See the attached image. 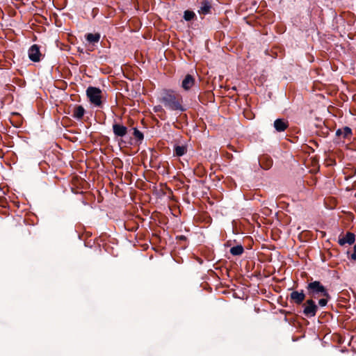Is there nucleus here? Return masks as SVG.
Returning a JSON list of instances; mask_svg holds the SVG:
<instances>
[{"label": "nucleus", "mask_w": 356, "mask_h": 356, "mask_svg": "<svg viewBox=\"0 0 356 356\" xmlns=\"http://www.w3.org/2000/svg\"><path fill=\"white\" fill-rule=\"evenodd\" d=\"M307 291L311 298H317L321 296L330 298L327 290L319 281L309 282L307 286Z\"/></svg>", "instance_id": "nucleus-2"}, {"label": "nucleus", "mask_w": 356, "mask_h": 356, "mask_svg": "<svg viewBox=\"0 0 356 356\" xmlns=\"http://www.w3.org/2000/svg\"><path fill=\"white\" fill-rule=\"evenodd\" d=\"M101 35L99 33H88L86 35V39L89 43H97L100 40Z\"/></svg>", "instance_id": "nucleus-14"}, {"label": "nucleus", "mask_w": 356, "mask_h": 356, "mask_svg": "<svg viewBox=\"0 0 356 356\" xmlns=\"http://www.w3.org/2000/svg\"><path fill=\"white\" fill-rule=\"evenodd\" d=\"M84 113V108L82 106L79 105L74 107L72 116L76 119L80 120L83 118Z\"/></svg>", "instance_id": "nucleus-13"}, {"label": "nucleus", "mask_w": 356, "mask_h": 356, "mask_svg": "<svg viewBox=\"0 0 356 356\" xmlns=\"http://www.w3.org/2000/svg\"><path fill=\"white\" fill-rule=\"evenodd\" d=\"M195 79L190 74H187L182 81L181 86L185 90H188L193 87Z\"/></svg>", "instance_id": "nucleus-10"}, {"label": "nucleus", "mask_w": 356, "mask_h": 356, "mask_svg": "<svg viewBox=\"0 0 356 356\" xmlns=\"http://www.w3.org/2000/svg\"><path fill=\"white\" fill-rule=\"evenodd\" d=\"M244 252L243 247L241 245H238L232 247L230 249V253L234 256L241 255Z\"/></svg>", "instance_id": "nucleus-15"}, {"label": "nucleus", "mask_w": 356, "mask_h": 356, "mask_svg": "<svg viewBox=\"0 0 356 356\" xmlns=\"http://www.w3.org/2000/svg\"><path fill=\"white\" fill-rule=\"evenodd\" d=\"M113 131L115 136L123 137L127 133V128L122 124L115 123L113 124Z\"/></svg>", "instance_id": "nucleus-9"}, {"label": "nucleus", "mask_w": 356, "mask_h": 356, "mask_svg": "<svg viewBox=\"0 0 356 356\" xmlns=\"http://www.w3.org/2000/svg\"><path fill=\"white\" fill-rule=\"evenodd\" d=\"M336 135L338 136H342L343 138H350L352 136V130L348 127H344L342 129H337Z\"/></svg>", "instance_id": "nucleus-12"}, {"label": "nucleus", "mask_w": 356, "mask_h": 356, "mask_svg": "<svg viewBox=\"0 0 356 356\" xmlns=\"http://www.w3.org/2000/svg\"><path fill=\"white\" fill-rule=\"evenodd\" d=\"M134 136L138 140H142L144 138L143 134L141 131H140L137 128L134 129Z\"/></svg>", "instance_id": "nucleus-19"}, {"label": "nucleus", "mask_w": 356, "mask_h": 356, "mask_svg": "<svg viewBox=\"0 0 356 356\" xmlns=\"http://www.w3.org/2000/svg\"><path fill=\"white\" fill-rule=\"evenodd\" d=\"M102 90L99 88L89 86L86 90V95L90 103L95 106H101L102 102Z\"/></svg>", "instance_id": "nucleus-3"}, {"label": "nucleus", "mask_w": 356, "mask_h": 356, "mask_svg": "<svg viewBox=\"0 0 356 356\" xmlns=\"http://www.w3.org/2000/svg\"><path fill=\"white\" fill-rule=\"evenodd\" d=\"M28 54L29 59L33 62L40 61L42 55L40 47L37 44H33L29 48Z\"/></svg>", "instance_id": "nucleus-5"}, {"label": "nucleus", "mask_w": 356, "mask_h": 356, "mask_svg": "<svg viewBox=\"0 0 356 356\" xmlns=\"http://www.w3.org/2000/svg\"><path fill=\"white\" fill-rule=\"evenodd\" d=\"M329 299H330V298H326V297H323V298H321L318 300V305L321 306V307H325L327 305V302H328V300Z\"/></svg>", "instance_id": "nucleus-20"}, {"label": "nucleus", "mask_w": 356, "mask_h": 356, "mask_svg": "<svg viewBox=\"0 0 356 356\" xmlns=\"http://www.w3.org/2000/svg\"><path fill=\"white\" fill-rule=\"evenodd\" d=\"M318 311V306L312 298L308 299L303 304V314L307 317H314Z\"/></svg>", "instance_id": "nucleus-4"}, {"label": "nucleus", "mask_w": 356, "mask_h": 356, "mask_svg": "<svg viewBox=\"0 0 356 356\" xmlns=\"http://www.w3.org/2000/svg\"><path fill=\"white\" fill-rule=\"evenodd\" d=\"M273 161L270 159H267L266 156H264L260 160V164L261 167L268 169L272 165Z\"/></svg>", "instance_id": "nucleus-17"}, {"label": "nucleus", "mask_w": 356, "mask_h": 356, "mask_svg": "<svg viewBox=\"0 0 356 356\" xmlns=\"http://www.w3.org/2000/svg\"><path fill=\"white\" fill-rule=\"evenodd\" d=\"M354 252H356V244L353 247Z\"/></svg>", "instance_id": "nucleus-23"}, {"label": "nucleus", "mask_w": 356, "mask_h": 356, "mask_svg": "<svg viewBox=\"0 0 356 356\" xmlns=\"http://www.w3.org/2000/svg\"><path fill=\"white\" fill-rule=\"evenodd\" d=\"M195 17V13L191 10H186L184 12V18L186 21H190Z\"/></svg>", "instance_id": "nucleus-18"}, {"label": "nucleus", "mask_w": 356, "mask_h": 356, "mask_svg": "<svg viewBox=\"0 0 356 356\" xmlns=\"http://www.w3.org/2000/svg\"><path fill=\"white\" fill-rule=\"evenodd\" d=\"M175 155L181 156L186 152V147L184 145H177L174 149Z\"/></svg>", "instance_id": "nucleus-16"}, {"label": "nucleus", "mask_w": 356, "mask_h": 356, "mask_svg": "<svg viewBox=\"0 0 356 356\" xmlns=\"http://www.w3.org/2000/svg\"><path fill=\"white\" fill-rule=\"evenodd\" d=\"M154 111L156 112V113H165L163 108H162L161 106L160 105H158V106H155L153 108Z\"/></svg>", "instance_id": "nucleus-21"}, {"label": "nucleus", "mask_w": 356, "mask_h": 356, "mask_svg": "<svg viewBox=\"0 0 356 356\" xmlns=\"http://www.w3.org/2000/svg\"><path fill=\"white\" fill-rule=\"evenodd\" d=\"M211 9V4L209 1L204 0L201 3V6L198 10L200 15H207L210 13Z\"/></svg>", "instance_id": "nucleus-11"}, {"label": "nucleus", "mask_w": 356, "mask_h": 356, "mask_svg": "<svg viewBox=\"0 0 356 356\" xmlns=\"http://www.w3.org/2000/svg\"><path fill=\"white\" fill-rule=\"evenodd\" d=\"M350 259H353V260H356V252H353L351 256H350Z\"/></svg>", "instance_id": "nucleus-22"}, {"label": "nucleus", "mask_w": 356, "mask_h": 356, "mask_svg": "<svg viewBox=\"0 0 356 356\" xmlns=\"http://www.w3.org/2000/svg\"><path fill=\"white\" fill-rule=\"evenodd\" d=\"M355 241V236L352 232H347L346 234L339 238V244L340 245H344L348 243L349 245L353 244Z\"/></svg>", "instance_id": "nucleus-7"}, {"label": "nucleus", "mask_w": 356, "mask_h": 356, "mask_svg": "<svg viewBox=\"0 0 356 356\" xmlns=\"http://www.w3.org/2000/svg\"><path fill=\"white\" fill-rule=\"evenodd\" d=\"M289 127V122L284 119H277L274 122V127L278 132L284 131Z\"/></svg>", "instance_id": "nucleus-8"}, {"label": "nucleus", "mask_w": 356, "mask_h": 356, "mask_svg": "<svg viewBox=\"0 0 356 356\" xmlns=\"http://www.w3.org/2000/svg\"><path fill=\"white\" fill-rule=\"evenodd\" d=\"M305 298V294L304 293L302 290H301L300 291H294L291 292L290 294L291 300L297 305L302 304Z\"/></svg>", "instance_id": "nucleus-6"}, {"label": "nucleus", "mask_w": 356, "mask_h": 356, "mask_svg": "<svg viewBox=\"0 0 356 356\" xmlns=\"http://www.w3.org/2000/svg\"><path fill=\"white\" fill-rule=\"evenodd\" d=\"M160 102L170 110L184 111L180 99L176 97L175 92L172 90H164L160 98Z\"/></svg>", "instance_id": "nucleus-1"}]
</instances>
